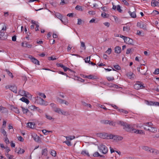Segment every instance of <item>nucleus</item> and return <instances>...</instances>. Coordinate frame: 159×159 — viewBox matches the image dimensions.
<instances>
[{
	"instance_id": "obj_1",
	"label": "nucleus",
	"mask_w": 159,
	"mask_h": 159,
	"mask_svg": "<svg viewBox=\"0 0 159 159\" xmlns=\"http://www.w3.org/2000/svg\"><path fill=\"white\" fill-rule=\"evenodd\" d=\"M143 84L140 81H136L134 85V88L135 89L139 90L140 89H143L145 88Z\"/></svg>"
},
{
	"instance_id": "obj_2",
	"label": "nucleus",
	"mask_w": 159,
	"mask_h": 159,
	"mask_svg": "<svg viewBox=\"0 0 159 159\" xmlns=\"http://www.w3.org/2000/svg\"><path fill=\"white\" fill-rule=\"evenodd\" d=\"M124 129L127 131L132 133H134V131L135 130V129H134L132 125H128L126 123L124 127Z\"/></svg>"
},
{
	"instance_id": "obj_3",
	"label": "nucleus",
	"mask_w": 159,
	"mask_h": 159,
	"mask_svg": "<svg viewBox=\"0 0 159 159\" xmlns=\"http://www.w3.org/2000/svg\"><path fill=\"white\" fill-rule=\"evenodd\" d=\"M99 148L100 151L103 154H106L108 152L107 148L105 145H100L99 146Z\"/></svg>"
},
{
	"instance_id": "obj_4",
	"label": "nucleus",
	"mask_w": 159,
	"mask_h": 159,
	"mask_svg": "<svg viewBox=\"0 0 159 159\" xmlns=\"http://www.w3.org/2000/svg\"><path fill=\"white\" fill-rule=\"evenodd\" d=\"M37 101L38 104L46 106L48 104V102L44 101L41 97L38 98Z\"/></svg>"
},
{
	"instance_id": "obj_5",
	"label": "nucleus",
	"mask_w": 159,
	"mask_h": 159,
	"mask_svg": "<svg viewBox=\"0 0 159 159\" xmlns=\"http://www.w3.org/2000/svg\"><path fill=\"white\" fill-rule=\"evenodd\" d=\"M55 112H57L59 114H61L62 115L66 116V115H69V113L66 111H63L61 110L60 108H59V109H56L55 110Z\"/></svg>"
},
{
	"instance_id": "obj_6",
	"label": "nucleus",
	"mask_w": 159,
	"mask_h": 159,
	"mask_svg": "<svg viewBox=\"0 0 159 159\" xmlns=\"http://www.w3.org/2000/svg\"><path fill=\"white\" fill-rule=\"evenodd\" d=\"M55 16L58 19H60L61 21V22L64 24V25H66L67 23V22L64 21L62 19V16L61 14L59 13H56L55 15Z\"/></svg>"
},
{
	"instance_id": "obj_7",
	"label": "nucleus",
	"mask_w": 159,
	"mask_h": 159,
	"mask_svg": "<svg viewBox=\"0 0 159 159\" xmlns=\"http://www.w3.org/2000/svg\"><path fill=\"white\" fill-rule=\"evenodd\" d=\"M131 25L130 23H127L124 26L123 31L126 32H129L130 30V27Z\"/></svg>"
},
{
	"instance_id": "obj_8",
	"label": "nucleus",
	"mask_w": 159,
	"mask_h": 159,
	"mask_svg": "<svg viewBox=\"0 0 159 159\" xmlns=\"http://www.w3.org/2000/svg\"><path fill=\"white\" fill-rule=\"evenodd\" d=\"M29 58L36 65H39V61L31 56H29Z\"/></svg>"
},
{
	"instance_id": "obj_9",
	"label": "nucleus",
	"mask_w": 159,
	"mask_h": 159,
	"mask_svg": "<svg viewBox=\"0 0 159 159\" xmlns=\"http://www.w3.org/2000/svg\"><path fill=\"white\" fill-rule=\"evenodd\" d=\"M124 42L127 44H133V40L132 39H131L128 37H126L125 39H124Z\"/></svg>"
},
{
	"instance_id": "obj_10",
	"label": "nucleus",
	"mask_w": 159,
	"mask_h": 159,
	"mask_svg": "<svg viewBox=\"0 0 159 159\" xmlns=\"http://www.w3.org/2000/svg\"><path fill=\"white\" fill-rule=\"evenodd\" d=\"M99 136L101 138L103 139H108V134L103 133H100L98 134Z\"/></svg>"
},
{
	"instance_id": "obj_11",
	"label": "nucleus",
	"mask_w": 159,
	"mask_h": 159,
	"mask_svg": "<svg viewBox=\"0 0 159 159\" xmlns=\"http://www.w3.org/2000/svg\"><path fill=\"white\" fill-rule=\"evenodd\" d=\"M137 26L138 27H139L141 28H142L143 29H146V25L142 23L138 22L137 23Z\"/></svg>"
},
{
	"instance_id": "obj_12",
	"label": "nucleus",
	"mask_w": 159,
	"mask_h": 159,
	"mask_svg": "<svg viewBox=\"0 0 159 159\" xmlns=\"http://www.w3.org/2000/svg\"><path fill=\"white\" fill-rule=\"evenodd\" d=\"M121 48L119 46H116L115 48V52L117 53H120L121 52Z\"/></svg>"
},
{
	"instance_id": "obj_13",
	"label": "nucleus",
	"mask_w": 159,
	"mask_h": 159,
	"mask_svg": "<svg viewBox=\"0 0 159 159\" xmlns=\"http://www.w3.org/2000/svg\"><path fill=\"white\" fill-rule=\"evenodd\" d=\"M22 46L23 47L30 48L31 47L32 45L29 44L27 42H25L22 43Z\"/></svg>"
},
{
	"instance_id": "obj_14",
	"label": "nucleus",
	"mask_w": 159,
	"mask_h": 159,
	"mask_svg": "<svg viewBox=\"0 0 159 159\" xmlns=\"http://www.w3.org/2000/svg\"><path fill=\"white\" fill-rule=\"evenodd\" d=\"M27 126L30 128L33 129L34 127L35 123L34 122H29L27 123Z\"/></svg>"
},
{
	"instance_id": "obj_15",
	"label": "nucleus",
	"mask_w": 159,
	"mask_h": 159,
	"mask_svg": "<svg viewBox=\"0 0 159 159\" xmlns=\"http://www.w3.org/2000/svg\"><path fill=\"white\" fill-rule=\"evenodd\" d=\"M128 13L129 14V15H130L131 17L133 18H135L136 17V16L135 11H134L133 12H132L130 11H128Z\"/></svg>"
},
{
	"instance_id": "obj_16",
	"label": "nucleus",
	"mask_w": 159,
	"mask_h": 159,
	"mask_svg": "<svg viewBox=\"0 0 159 159\" xmlns=\"http://www.w3.org/2000/svg\"><path fill=\"white\" fill-rule=\"evenodd\" d=\"M126 75L130 79L133 78L134 76V75L133 73L131 72L128 73Z\"/></svg>"
},
{
	"instance_id": "obj_17",
	"label": "nucleus",
	"mask_w": 159,
	"mask_h": 159,
	"mask_svg": "<svg viewBox=\"0 0 159 159\" xmlns=\"http://www.w3.org/2000/svg\"><path fill=\"white\" fill-rule=\"evenodd\" d=\"M10 90L14 93H16L17 92V88L16 87L14 86H11L10 88Z\"/></svg>"
},
{
	"instance_id": "obj_18",
	"label": "nucleus",
	"mask_w": 159,
	"mask_h": 159,
	"mask_svg": "<svg viewBox=\"0 0 159 159\" xmlns=\"http://www.w3.org/2000/svg\"><path fill=\"white\" fill-rule=\"evenodd\" d=\"M20 100L22 102L26 103L27 104H28L30 102L29 101L24 97H22Z\"/></svg>"
},
{
	"instance_id": "obj_19",
	"label": "nucleus",
	"mask_w": 159,
	"mask_h": 159,
	"mask_svg": "<svg viewBox=\"0 0 159 159\" xmlns=\"http://www.w3.org/2000/svg\"><path fill=\"white\" fill-rule=\"evenodd\" d=\"M23 112L24 114H26L28 113L29 112V110L27 108H25L23 107H21Z\"/></svg>"
},
{
	"instance_id": "obj_20",
	"label": "nucleus",
	"mask_w": 159,
	"mask_h": 159,
	"mask_svg": "<svg viewBox=\"0 0 159 159\" xmlns=\"http://www.w3.org/2000/svg\"><path fill=\"white\" fill-rule=\"evenodd\" d=\"M86 77V78H88L89 79H96L97 78V77L96 76L93 75H88Z\"/></svg>"
},
{
	"instance_id": "obj_21",
	"label": "nucleus",
	"mask_w": 159,
	"mask_h": 159,
	"mask_svg": "<svg viewBox=\"0 0 159 159\" xmlns=\"http://www.w3.org/2000/svg\"><path fill=\"white\" fill-rule=\"evenodd\" d=\"M26 92V91H25V90L20 89L19 90L18 93L21 96H24Z\"/></svg>"
},
{
	"instance_id": "obj_22",
	"label": "nucleus",
	"mask_w": 159,
	"mask_h": 159,
	"mask_svg": "<svg viewBox=\"0 0 159 159\" xmlns=\"http://www.w3.org/2000/svg\"><path fill=\"white\" fill-rule=\"evenodd\" d=\"M42 155L47 156L48 155V151L47 149L45 148L42 150Z\"/></svg>"
},
{
	"instance_id": "obj_23",
	"label": "nucleus",
	"mask_w": 159,
	"mask_h": 159,
	"mask_svg": "<svg viewBox=\"0 0 159 159\" xmlns=\"http://www.w3.org/2000/svg\"><path fill=\"white\" fill-rule=\"evenodd\" d=\"M118 111L120 112L123 113L125 114H127L129 113L128 111L125 110L123 109L119 108Z\"/></svg>"
},
{
	"instance_id": "obj_24",
	"label": "nucleus",
	"mask_w": 159,
	"mask_h": 159,
	"mask_svg": "<svg viewBox=\"0 0 159 159\" xmlns=\"http://www.w3.org/2000/svg\"><path fill=\"white\" fill-rule=\"evenodd\" d=\"M5 34L4 32H3V31H0V39L4 40L5 39V38L4 37H3V36Z\"/></svg>"
},
{
	"instance_id": "obj_25",
	"label": "nucleus",
	"mask_w": 159,
	"mask_h": 159,
	"mask_svg": "<svg viewBox=\"0 0 159 159\" xmlns=\"http://www.w3.org/2000/svg\"><path fill=\"white\" fill-rule=\"evenodd\" d=\"M152 6L153 7H155L158 6L157 3V1L155 0H152L151 2Z\"/></svg>"
},
{
	"instance_id": "obj_26",
	"label": "nucleus",
	"mask_w": 159,
	"mask_h": 159,
	"mask_svg": "<svg viewBox=\"0 0 159 159\" xmlns=\"http://www.w3.org/2000/svg\"><path fill=\"white\" fill-rule=\"evenodd\" d=\"M67 140H72L75 138V136H69L65 137Z\"/></svg>"
},
{
	"instance_id": "obj_27",
	"label": "nucleus",
	"mask_w": 159,
	"mask_h": 159,
	"mask_svg": "<svg viewBox=\"0 0 159 159\" xmlns=\"http://www.w3.org/2000/svg\"><path fill=\"white\" fill-rule=\"evenodd\" d=\"M82 102V104L84 106H85V107H89L90 108H91V107H92V106H91V105L90 104H88L85 102Z\"/></svg>"
},
{
	"instance_id": "obj_28",
	"label": "nucleus",
	"mask_w": 159,
	"mask_h": 159,
	"mask_svg": "<svg viewBox=\"0 0 159 159\" xmlns=\"http://www.w3.org/2000/svg\"><path fill=\"white\" fill-rule=\"evenodd\" d=\"M24 96L28 98H31L32 95H31L29 92L26 91Z\"/></svg>"
},
{
	"instance_id": "obj_29",
	"label": "nucleus",
	"mask_w": 159,
	"mask_h": 159,
	"mask_svg": "<svg viewBox=\"0 0 159 159\" xmlns=\"http://www.w3.org/2000/svg\"><path fill=\"white\" fill-rule=\"evenodd\" d=\"M108 139H113L114 140V139L115 138L116 135H112V134H108Z\"/></svg>"
},
{
	"instance_id": "obj_30",
	"label": "nucleus",
	"mask_w": 159,
	"mask_h": 159,
	"mask_svg": "<svg viewBox=\"0 0 159 159\" xmlns=\"http://www.w3.org/2000/svg\"><path fill=\"white\" fill-rule=\"evenodd\" d=\"M149 128H149V131H151V132H154L157 131V130H156V129L154 127H153L152 126H150Z\"/></svg>"
},
{
	"instance_id": "obj_31",
	"label": "nucleus",
	"mask_w": 159,
	"mask_h": 159,
	"mask_svg": "<svg viewBox=\"0 0 159 159\" xmlns=\"http://www.w3.org/2000/svg\"><path fill=\"white\" fill-rule=\"evenodd\" d=\"M12 110L16 113H20L19 110L16 107H13Z\"/></svg>"
},
{
	"instance_id": "obj_32",
	"label": "nucleus",
	"mask_w": 159,
	"mask_h": 159,
	"mask_svg": "<svg viewBox=\"0 0 159 159\" xmlns=\"http://www.w3.org/2000/svg\"><path fill=\"white\" fill-rule=\"evenodd\" d=\"M81 154L84 155H86L88 156H89V152H87L86 150L82 151L81 152Z\"/></svg>"
},
{
	"instance_id": "obj_33",
	"label": "nucleus",
	"mask_w": 159,
	"mask_h": 159,
	"mask_svg": "<svg viewBox=\"0 0 159 159\" xmlns=\"http://www.w3.org/2000/svg\"><path fill=\"white\" fill-rule=\"evenodd\" d=\"M75 9L77 10L80 11H83V9L82 8V7L79 6V5H77L75 7Z\"/></svg>"
},
{
	"instance_id": "obj_34",
	"label": "nucleus",
	"mask_w": 159,
	"mask_h": 159,
	"mask_svg": "<svg viewBox=\"0 0 159 159\" xmlns=\"http://www.w3.org/2000/svg\"><path fill=\"white\" fill-rule=\"evenodd\" d=\"M117 124L119 125H121L123 126L124 127L126 124L125 123L121 121H118L117 122Z\"/></svg>"
},
{
	"instance_id": "obj_35",
	"label": "nucleus",
	"mask_w": 159,
	"mask_h": 159,
	"mask_svg": "<svg viewBox=\"0 0 159 159\" xmlns=\"http://www.w3.org/2000/svg\"><path fill=\"white\" fill-rule=\"evenodd\" d=\"M51 106L52 107L54 111L55 112V110L56 109H59V108L56 107V105L54 103H51L50 104Z\"/></svg>"
},
{
	"instance_id": "obj_36",
	"label": "nucleus",
	"mask_w": 159,
	"mask_h": 159,
	"mask_svg": "<svg viewBox=\"0 0 159 159\" xmlns=\"http://www.w3.org/2000/svg\"><path fill=\"white\" fill-rule=\"evenodd\" d=\"M93 156L94 157H99V156L100 157H102L103 156L102 155H100V154H99V153L98 152H95L93 154Z\"/></svg>"
},
{
	"instance_id": "obj_37",
	"label": "nucleus",
	"mask_w": 159,
	"mask_h": 159,
	"mask_svg": "<svg viewBox=\"0 0 159 159\" xmlns=\"http://www.w3.org/2000/svg\"><path fill=\"white\" fill-rule=\"evenodd\" d=\"M6 71L7 72V74L11 78H13V76L12 73H11L8 70L6 69Z\"/></svg>"
},
{
	"instance_id": "obj_38",
	"label": "nucleus",
	"mask_w": 159,
	"mask_h": 159,
	"mask_svg": "<svg viewBox=\"0 0 159 159\" xmlns=\"http://www.w3.org/2000/svg\"><path fill=\"white\" fill-rule=\"evenodd\" d=\"M29 108L31 110H37L39 108L38 107H36L35 106L31 105L30 106Z\"/></svg>"
},
{
	"instance_id": "obj_39",
	"label": "nucleus",
	"mask_w": 159,
	"mask_h": 159,
	"mask_svg": "<svg viewBox=\"0 0 159 159\" xmlns=\"http://www.w3.org/2000/svg\"><path fill=\"white\" fill-rule=\"evenodd\" d=\"M123 139V138L120 136L116 135L115 138L114 140H121Z\"/></svg>"
},
{
	"instance_id": "obj_40",
	"label": "nucleus",
	"mask_w": 159,
	"mask_h": 159,
	"mask_svg": "<svg viewBox=\"0 0 159 159\" xmlns=\"http://www.w3.org/2000/svg\"><path fill=\"white\" fill-rule=\"evenodd\" d=\"M134 133L141 134L143 133V132L142 131V130H136V129H135V130L134 131Z\"/></svg>"
},
{
	"instance_id": "obj_41",
	"label": "nucleus",
	"mask_w": 159,
	"mask_h": 159,
	"mask_svg": "<svg viewBox=\"0 0 159 159\" xmlns=\"http://www.w3.org/2000/svg\"><path fill=\"white\" fill-rule=\"evenodd\" d=\"M108 124L113 126H114L116 125L115 122L111 120H109Z\"/></svg>"
},
{
	"instance_id": "obj_42",
	"label": "nucleus",
	"mask_w": 159,
	"mask_h": 159,
	"mask_svg": "<svg viewBox=\"0 0 159 159\" xmlns=\"http://www.w3.org/2000/svg\"><path fill=\"white\" fill-rule=\"evenodd\" d=\"M57 102L60 103L62 104L64 103L65 100L62 99L60 98H58L57 99Z\"/></svg>"
},
{
	"instance_id": "obj_43",
	"label": "nucleus",
	"mask_w": 159,
	"mask_h": 159,
	"mask_svg": "<svg viewBox=\"0 0 159 159\" xmlns=\"http://www.w3.org/2000/svg\"><path fill=\"white\" fill-rule=\"evenodd\" d=\"M25 152V151L24 149H22L20 148V150L18 151L17 152V153L18 154H21Z\"/></svg>"
},
{
	"instance_id": "obj_44",
	"label": "nucleus",
	"mask_w": 159,
	"mask_h": 159,
	"mask_svg": "<svg viewBox=\"0 0 159 159\" xmlns=\"http://www.w3.org/2000/svg\"><path fill=\"white\" fill-rule=\"evenodd\" d=\"M6 108L2 106H0V112H4Z\"/></svg>"
},
{
	"instance_id": "obj_45",
	"label": "nucleus",
	"mask_w": 159,
	"mask_h": 159,
	"mask_svg": "<svg viewBox=\"0 0 159 159\" xmlns=\"http://www.w3.org/2000/svg\"><path fill=\"white\" fill-rule=\"evenodd\" d=\"M86 63H90V57H87L86 58L84 59Z\"/></svg>"
},
{
	"instance_id": "obj_46",
	"label": "nucleus",
	"mask_w": 159,
	"mask_h": 159,
	"mask_svg": "<svg viewBox=\"0 0 159 159\" xmlns=\"http://www.w3.org/2000/svg\"><path fill=\"white\" fill-rule=\"evenodd\" d=\"M109 120H102L101 121V123L102 124H108Z\"/></svg>"
},
{
	"instance_id": "obj_47",
	"label": "nucleus",
	"mask_w": 159,
	"mask_h": 159,
	"mask_svg": "<svg viewBox=\"0 0 159 159\" xmlns=\"http://www.w3.org/2000/svg\"><path fill=\"white\" fill-rule=\"evenodd\" d=\"M50 154L52 156L55 157L56 154V152L55 151L52 150L50 152Z\"/></svg>"
},
{
	"instance_id": "obj_48",
	"label": "nucleus",
	"mask_w": 159,
	"mask_h": 159,
	"mask_svg": "<svg viewBox=\"0 0 159 159\" xmlns=\"http://www.w3.org/2000/svg\"><path fill=\"white\" fill-rule=\"evenodd\" d=\"M64 143H66L68 146H70L71 145L70 142L68 140H66L65 141Z\"/></svg>"
},
{
	"instance_id": "obj_49",
	"label": "nucleus",
	"mask_w": 159,
	"mask_h": 159,
	"mask_svg": "<svg viewBox=\"0 0 159 159\" xmlns=\"http://www.w3.org/2000/svg\"><path fill=\"white\" fill-rule=\"evenodd\" d=\"M98 107H100L102 108L103 109H105V110H109L108 109L106 108L104 106V105H100V104H98Z\"/></svg>"
},
{
	"instance_id": "obj_50",
	"label": "nucleus",
	"mask_w": 159,
	"mask_h": 159,
	"mask_svg": "<svg viewBox=\"0 0 159 159\" xmlns=\"http://www.w3.org/2000/svg\"><path fill=\"white\" fill-rule=\"evenodd\" d=\"M117 10L120 12H121L122 11V10L120 9V7L119 5H117L116 6Z\"/></svg>"
},
{
	"instance_id": "obj_51",
	"label": "nucleus",
	"mask_w": 159,
	"mask_h": 159,
	"mask_svg": "<svg viewBox=\"0 0 159 159\" xmlns=\"http://www.w3.org/2000/svg\"><path fill=\"white\" fill-rule=\"evenodd\" d=\"M146 103L148 105H150L151 106L152 105H154V102H149L148 101H147Z\"/></svg>"
},
{
	"instance_id": "obj_52",
	"label": "nucleus",
	"mask_w": 159,
	"mask_h": 159,
	"mask_svg": "<svg viewBox=\"0 0 159 159\" xmlns=\"http://www.w3.org/2000/svg\"><path fill=\"white\" fill-rule=\"evenodd\" d=\"M38 95L41 97H43L44 98H46V96L45 94L43 93H38Z\"/></svg>"
},
{
	"instance_id": "obj_53",
	"label": "nucleus",
	"mask_w": 159,
	"mask_h": 159,
	"mask_svg": "<svg viewBox=\"0 0 159 159\" xmlns=\"http://www.w3.org/2000/svg\"><path fill=\"white\" fill-rule=\"evenodd\" d=\"M111 106V107H113L114 108V109H116L117 111L118 110V109H119L116 105L112 104H109Z\"/></svg>"
},
{
	"instance_id": "obj_54",
	"label": "nucleus",
	"mask_w": 159,
	"mask_h": 159,
	"mask_svg": "<svg viewBox=\"0 0 159 159\" xmlns=\"http://www.w3.org/2000/svg\"><path fill=\"white\" fill-rule=\"evenodd\" d=\"M107 79L109 81H112L114 79V78L113 77H107Z\"/></svg>"
},
{
	"instance_id": "obj_55",
	"label": "nucleus",
	"mask_w": 159,
	"mask_h": 159,
	"mask_svg": "<svg viewBox=\"0 0 159 159\" xmlns=\"http://www.w3.org/2000/svg\"><path fill=\"white\" fill-rule=\"evenodd\" d=\"M1 132L4 136H6L7 137L6 132L4 129H2L1 130Z\"/></svg>"
},
{
	"instance_id": "obj_56",
	"label": "nucleus",
	"mask_w": 159,
	"mask_h": 159,
	"mask_svg": "<svg viewBox=\"0 0 159 159\" xmlns=\"http://www.w3.org/2000/svg\"><path fill=\"white\" fill-rule=\"evenodd\" d=\"M81 46L84 48V50L86 49V46L85 43L83 42H81Z\"/></svg>"
},
{
	"instance_id": "obj_57",
	"label": "nucleus",
	"mask_w": 159,
	"mask_h": 159,
	"mask_svg": "<svg viewBox=\"0 0 159 159\" xmlns=\"http://www.w3.org/2000/svg\"><path fill=\"white\" fill-rule=\"evenodd\" d=\"M153 74L157 75L159 74V69H156L155 71L153 73Z\"/></svg>"
},
{
	"instance_id": "obj_58",
	"label": "nucleus",
	"mask_w": 159,
	"mask_h": 159,
	"mask_svg": "<svg viewBox=\"0 0 159 159\" xmlns=\"http://www.w3.org/2000/svg\"><path fill=\"white\" fill-rule=\"evenodd\" d=\"M114 68L117 70H120V67L119 65H116L114 66Z\"/></svg>"
},
{
	"instance_id": "obj_59",
	"label": "nucleus",
	"mask_w": 159,
	"mask_h": 159,
	"mask_svg": "<svg viewBox=\"0 0 159 159\" xmlns=\"http://www.w3.org/2000/svg\"><path fill=\"white\" fill-rule=\"evenodd\" d=\"M154 89L157 92H159V85H157V86H155Z\"/></svg>"
},
{
	"instance_id": "obj_60",
	"label": "nucleus",
	"mask_w": 159,
	"mask_h": 159,
	"mask_svg": "<svg viewBox=\"0 0 159 159\" xmlns=\"http://www.w3.org/2000/svg\"><path fill=\"white\" fill-rule=\"evenodd\" d=\"M46 117L49 120H51L52 119V118L51 116L47 115H46Z\"/></svg>"
},
{
	"instance_id": "obj_61",
	"label": "nucleus",
	"mask_w": 159,
	"mask_h": 159,
	"mask_svg": "<svg viewBox=\"0 0 159 159\" xmlns=\"http://www.w3.org/2000/svg\"><path fill=\"white\" fill-rule=\"evenodd\" d=\"M149 126L145 124V127H144V129L146 130H149Z\"/></svg>"
},
{
	"instance_id": "obj_62",
	"label": "nucleus",
	"mask_w": 159,
	"mask_h": 159,
	"mask_svg": "<svg viewBox=\"0 0 159 159\" xmlns=\"http://www.w3.org/2000/svg\"><path fill=\"white\" fill-rule=\"evenodd\" d=\"M108 54H110L111 52V48H108L106 52Z\"/></svg>"
},
{
	"instance_id": "obj_63",
	"label": "nucleus",
	"mask_w": 159,
	"mask_h": 159,
	"mask_svg": "<svg viewBox=\"0 0 159 159\" xmlns=\"http://www.w3.org/2000/svg\"><path fill=\"white\" fill-rule=\"evenodd\" d=\"M122 1L123 2L124 4L126 6H129V4L125 0H122Z\"/></svg>"
},
{
	"instance_id": "obj_64",
	"label": "nucleus",
	"mask_w": 159,
	"mask_h": 159,
	"mask_svg": "<svg viewBox=\"0 0 159 159\" xmlns=\"http://www.w3.org/2000/svg\"><path fill=\"white\" fill-rule=\"evenodd\" d=\"M101 16L103 18H107V15L106 13L105 12H103V13H102Z\"/></svg>"
}]
</instances>
